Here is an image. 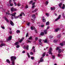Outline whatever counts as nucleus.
Masks as SVG:
<instances>
[{"instance_id":"40","label":"nucleus","mask_w":65,"mask_h":65,"mask_svg":"<svg viewBox=\"0 0 65 65\" xmlns=\"http://www.w3.org/2000/svg\"><path fill=\"white\" fill-rule=\"evenodd\" d=\"M44 32H41V35H44Z\"/></svg>"},{"instance_id":"1","label":"nucleus","mask_w":65,"mask_h":65,"mask_svg":"<svg viewBox=\"0 0 65 65\" xmlns=\"http://www.w3.org/2000/svg\"><path fill=\"white\" fill-rule=\"evenodd\" d=\"M17 58L15 56H12L11 58V60L12 61V65H14V61L16 60Z\"/></svg>"},{"instance_id":"7","label":"nucleus","mask_w":65,"mask_h":65,"mask_svg":"<svg viewBox=\"0 0 65 65\" xmlns=\"http://www.w3.org/2000/svg\"><path fill=\"white\" fill-rule=\"evenodd\" d=\"M53 50L52 49V48H50L49 51L48 52V53H49V54H51V55H52V51Z\"/></svg>"},{"instance_id":"56","label":"nucleus","mask_w":65,"mask_h":65,"mask_svg":"<svg viewBox=\"0 0 65 65\" xmlns=\"http://www.w3.org/2000/svg\"><path fill=\"white\" fill-rule=\"evenodd\" d=\"M14 4L15 6H17V3H14Z\"/></svg>"},{"instance_id":"62","label":"nucleus","mask_w":65,"mask_h":65,"mask_svg":"<svg viewBox=\"0 0 65 65\" xmlns=\"http://www.w3.org/2000/svg\"><path fill=\"white\" fill-rule=\"evenodd\" d=\"M20 17H22V14H20Z\"/></svg>"},{"instance_id":"54","label":"nucleus","mask_w":65,"mask_h":65,"mask_svg":"<svg viewBox=\"0 0 65 65\" xmlns=\"http://www.w3.org/2000/svg\"><path fill=\"white\" fill-rule=\"evenodd\" d=\"M25 52H26V51H24L22 52V53H25Z\"/></svg>"},{"instance_id":"9","label":"nucleus","mask_w":65,"mask_h":65,"mask_svg":"<svg viewBox=\"0 0 65 65\" xmlns=\"http://www.w3.org/2000/svg\"><path fill=\"white\" fill-rule=\"evenodd\" d=\"M11 10L12 11H17V10L15 8H12L11 9Z\"/></svg>"},{"instance_id":"23","label":"nucleus","mask_w":65,"mask_h":65,"mask_svg":"<svg viewBox=\"0 0 65 65\" xmlns=\"http://www.w3.org/2000/svg\"><path fill=\"white\" fill-rule=\"evenodd\" d=\"M38 11V9H36L34 11H32V12H36V11Z\"/></svg>"},{"instance_id":"46","label":"nucleus","mask_w":65,"mask_h":65,"mask_svg":"<svg viewBox=\"0 0 65 65\" xmlns=\"http://www.w3.org/2000/svg\"><path fill=\"white\" fill-rule=\"evenodd\" d=\"M10 5L11 6H12L13 5V4H10Z\"/></svg>"},{"instance_id":"48","label":"nucleus","mask_w":65,"mask_h":65,"mask_svg":"<svg viewBox=\"0 0 65 65\" xmlns=\"http://www.w3.org/2000/svg\"><path fill=\"white\" fill-rule=\"evenodd\" d=\"M1 27L3 29H5V27H3L2 26Z\"/></svg>"},{"instance_id":"17","label":"nucleus","mask_w":65,"mask_h":65,"mask_svg":"<svg viewBox=\"0 0 65 65\" xmlns=\"http://www.w3.org/2000/svg\"><path fill=\"white\" fill-rule=\"evenodd\" d=\"M51 10H55V7H51Z\"/></svg>"},{"instance_id":"8","label":"nucleus","mask_w":65,"mask_h":65,"mask_svg":"<svg viewBox=\"0 0 65 65\" xmlns=\"http://www.w3.org/2000/svg\"><path fill=\"white\" fill-rule=\"evenodd\" d=\"M23 47L24 49H25V48H26L27 50H29V45H28L27 46V47H26V46H24Z\"/></svg>"},{"instance_id":"44","label":"nucleus","mask_w":65,"mask_h":65,"mask_svg":"<svg viewBox=\"0 0 65 65\" xmlns=\"http://www.w3.org/2000/svg\"><path fill=\"white\" fill-rule=\"evenodd\" d=\"M32 2H33V1H31L29 2V4H32Z\"/></svg>"},{"instance_id":"3","label":"nucleus","mask_w":65,"mask_h":65,"mask_svg":"<svg viewBox=\"0 0 65 65\" xmlns=\"http://www.w3.org/2000/svg\"><path fill=\"white\" fill-rule=\"evenodd\" d=\"M0 42L1 43V44L0 45V47H2V46H5V44L3 43V42L2 41H1Z\"/></svg>"},{"instance_id":"16","label":"nucleus","mask_w":65,"mask_h":65,"mask_svg":"<svg viewBox=\"0 0 65 65\" xmlns=\"http://www.w3.org/2000/svg\"><path fill=\"white\" fill-rule=\"evenodd\" d=\"M35 47L34 46H33L31 50H33L34 51V52H35Z\"/></svg>"},{"instance_id":"19","label":"nucleus","mask_w":65,"mask_h":65,"mask_svg":"<svg viewBox=\"0 0 65 65\" xmlns=\"http://www.w3.org/2000/svg\"><path fill=\"white\" fill-rule=\"evenodd\" d=\"M10 24L12 26H14V24L13 22H12L11 21H10Z\"/></svg>"},{"instance_id":"11","label":"nucleus","mask_w":65,"mask_h":65,"mask_svg":"<svg viewBox=\"0 0 65 65\" xmlns=\"http://www.w3.org/2000/svg\"><path fill=\"white\" fill-rule=\"evenodd\" d=\"M11 39H12V36H10L8 38V39L7 40V41H8V40H11Z\"/></svg>"},{"instance_id":"28","label":"nucleus","mask_w":65,"mask_h":65,"mask_svg":"<svg viewBox=\"0 0 65 65\" xmlns=\"http://www.w3.org/2000/svg\"><path fill=\"white\" fill-rule=\"evenodd\" d=\"M65 5H64V4H63V6L62 7V8L63 9H65Z\"/></svg>"},{"instance_id":"36","label":"nucleus","mask_w":65,"mask_h":65,"mask_svg":"<svg viewBox=\"0 0 65 65\" xmlns=\"http://www.w3.org/2000/svg\"><path fill=\"white\" fill-rule=\"evenodd\" d=\"M21 14H23V16H25V13H24L23 12H22L21 13Z\"/></svg>"},{"instance_id":"57","label":"nucleus","mask_w":65,"mask_h":65,"mask_svg":"<svg viewBox=\"0 0 65 65\" xmlns=\"http://www.w3.org/2000/svg\"><path fill=\"white\" fill-rule=\"evenodd\" d=\"M57 41L56 40H54V42H57Z\"/></svg>"},{"instance_id":"6","label":"nucleus","mask_w":65,"mask_h":65,"mask_svg":"<svg viewBox=\"0 0 65 65\" xmlns=\"http://www.w3.org/2000/svg\"><path fill=\"white\" fill-rule=\"evenodd\" d=\"M43 57H41L40 59V60L38 62V64H39L40 62H43L44 60L43 59Z\"/></svg>"},{"instance_id":"52","label":"nucleus","mask_w":65,"mask_h":65,"mask_svg":"<svg viewBox=\"0 0 65 65\" xmlns=\"http://www.w3.org/2000/svg\"><path fill=\"white\" fill-rule=\"evenodd\" d=\"M30 55H33V53L32 52H31L30 53Z\"/></svg>"},{"instance_id":"27","label":"nucleus","mask_w":65,"mask_h":65,"mask_svg":"<svg viewBox=\"0 0 65 65\" xmlns=\"http://www.w3.org/2000/svg\"><path fill=\"white\" fill-rule=\"evenodd\" d=\"M46 15L47 16V17H49V15H50V14L48 13H46Z\"/></svg>"},{"instance_id":"59","label":"nucleus","mask_w":65,"mask_h":65,"mask_svg":"<svg viewBox=\"0 0 65 65\" xmlns=\"http://www.w3.org/2000/svg\"><path fill=\"white\" fill-rule=\"evenodd\" d=\"M19 18V16H17V17H15V19H18Z\"/></svg>"},{"instance_id":"15","label":"nucleus","mask_w":65,"mask_h":65,"mask_svg":"<svg viewBox=\"0 0 65 65\" xmlns=\"http://www.w3.org/2000/svg\"><path fill=\"white\" fill-rule=\"evenodd\" d=\"M62 3H60L58 5V6H59V7L61 8H62Z\"/></svg>"},{"instance_id":"32","label":"nucleus","mask_w":65,"mask_h":65,"mask_svg":"<svg viewBox=\"0 0 65 65\" xmlns=\"http://www.w3.org/2000/svg\"><path fill=\"white\" fill-rule=\"evenodd\" d=\"M6 61L7 63H10V61H9V59H7L6 60Z\"/></svg>"},{"instance_id":"53","label":"nucleus","mask_w":65,"mask_h":65,"mask_svg":"<svg viewBox=\"0 0 65 65\" xmlns=\"http://www.w3.org/2000/svg\"><path fill=\"white\" fill-rule=\"evenodd\" d=\"M28 33H27L26 34V37H28Z\"/></svg>"},{"instance_id":"2","label":"nucleus","mask_w":65,"mask_h":65,"mask_svg":"<svg viewBox=\"0 0 65 65\" xmlns=\"http://www.w3.org/2000/svg\"><path fill=\"white\" fill-rule=\"evenodd\" d=\"M6 14H8V15H12V19H13V18L12 17H14L15 16V14H17V13L15 12L13 14H10L9 13V11H8V12H6Z\"/></svg>"},{"instance_id":"4","label":"nucleus","mask_w":65,"mask_h":65,"mask_svg":"<svg viewBox=\"0 0 65 65\" xmlns=\"http://www.w3.org/2000/svg\"><path fill=\"white\" fill-rule=\"evenodd\" d=\"M60 47H57L56 48V50H58V53H61L62 52V50L60 49Z\"/></svg>"},{"instance_id":"55","label":"nucleus","mask_w":65,"mask_h":65,"mask_svg":"<svg viewBox=\"0 0 65 65\" xmlns=\"http://www.w3.org/2000/svg\"><path fill=\"white\" fill-rule=\"evenodd\" d=\"M31 59H32V60H33V59H34V57H31Z\"/></svg>"},{"instance_id":"22","label":"nucleus","mask_w":65,"mask_h":65,"mask_svg":"<svg viewBox=\"0 0 65 65\" xmlns=\"http://www.w3.org/2000/svg\"><path fill=\"white\" fill-rule=\"evenodd\" d=\"M24 39V38L23 37L21 39V40H20L19 41V42H22L23 40V39Z\"/></svg>"},{"instance_id":"30","label":"nucleus","mask_w":65,"mask_h":65,"mask_svg":"<svg viewBox=\"0 0 65 65\" xmlns=\"http://www.w3.org/2000/svg\"><path fill=\"white\" fill-rule=\"evenodd\" d=\"M61 34H60L57 36V37L58 38H60L61 37Z\"/></svg>"},{"instance_id":"21","label":"nucleus","mask_w":65,"mask_h":65,"mask_svg":"<svg viewBox=\"0 0 65 65\" xmlns=\"http://www.w3.org/2000/svg\"><path fill=\"white\" fill-rule=\"evenodd\" d=\"M31 29L32 30H33L34 29L35 30V31H36V29H35V27H33V26H32L31 27Z\"/></svg>"},{"instance_id":"50","label":"nucleus","mask_w":65,"mask_h":65,"mask_svg":"<svg viewBox=\"0 0 65 65\" xmlns=\"http://www.w3.org/2000/svg\"><path fill=\"white\" fill-rule=\"evenodd\" d=\"M19 47H20V45H17L16 46L17 48H19Z\"/></svg>"},{"instance_id":"45","label":"nucleus","mask_w":65,"mask_h":65,"mask_svg":"<svg viewBox=\"0 0 65 65\" xmlns=\"http://www.w3.org/2000/svg\"><path fill=\"white\" fill-rule=\"evenodd\" d=\"M32 37H30L28 38V39L31 40L32 39Z\"/></svg>"},{"instance_id":"49","label":"nucleus","mask_w":65,"mask_h":65,"mask_svg":"<svg viewBox=\"0 0 65 65\" xmlns=\"http://www.w3.org/2000/svg\"><path fill=\"white\" fill-rule=\"evenodd\" d=\"M25 8L26 9L28 8V6L27 5H26L25 6Z\"/></svg>"},{"instance_id":"63","label":"nucleus","mask_w":65,"mask_h":65,"mask_svg":"<svg viewBox=\"0 0 65 65\" xmlns=\"http://www.w3.org/2000/svg\"><path fill=\"white\" fill-rule=\"evenodd\" d=\"M54 14L55 15H57V14L56 13H55Z\"/></svg>"},{"instance_id":"43","label":"nucleus","mask_w":65,"mask_h":65,"mask_svg":"<svg viewBox=\"0 0 65 65\" xmlns=\"http://www.w3.org/2000/svg\"><path fill=\"white\" fill-rule=\"evenodd\" d=\"M55 58V56L52 55V59H54Z\"/></svg>"},{"instance_id":"10","label":"nucleus","mask_w":65,"mask_h":65,"mask_svg":"<svg viewBox=\"0 0 65 65\" xmlns=\"http://www.w3.org/2000/svg\"><path fill=\"white\" fill-rule=\"evenodd\" d=\"M58 31H60V28H58L54 30V32H57Z\"/></svg>"},{"instance_id":"12","label":"nucleus","mask_w":65,"mask_h":65,"mask_svg":"<svg viewBox=\"0 0 65 65\" xmlns=\"http://www.w3.org/2000/svg\"><path fill=\"white\" fill-rule=\"evenodd\" d=\"M60 45L62 46L63 45H65V42H63L62 43H60Z\"/></svg>"},{"instance_id":"18","label":"nucleus","mask_w":65,"mask_h":65,"mask_svg":"<svg viewBox=\"0 0 65 65\" xmlns=\"http://www.w3.org/2000/svg\"><path fill=\"white\" fill-rule=\"evenodd\" d=\"M34 4H35V2H34L32 4V5L33 6L32 7V8H33L35 7V5H34Z\"/></svg>"},{"instance_id":"38","label":"nucleus","mask_w":65,"mask_h":65,"mask_svg":"<svg viewBox=\"0 0 65 65\" xmlns=\"http://www.w3.org/2000/svg\"><path fill=\"white\" fill-rule=\"evenodd\" d=\"M17 5L18 6H20L21 5V4H20V3H18L17 4Z\"/></svg>"},{"instance_id":"14","label":"nucleus","mask_w":65,"mask_h":65,"mask_svg":"<svg viewBox=\"0 0 65 65\" xmlns=\"http://www.w3.org/2000/svg\"><path fill=\"white\" fill-rule=\"evenodd\" d=\"M61 15H59V16H58V18L57 19H56L55 20V21H57V20H59V19H60V18H61Z\"/></svg>"},{"instance_id":"31","label":"nucleus","mask_w":65,"mask_h":65,"mask_svg":"<svg viewBox=\"0 0 65 65\" xmlns=\"http://www.w3.org/2000/svg\"><path fill=\"white\" fill-rule=\"evenodd\" d=\"M50 24V22L49 21H48L46 23V25H48Z\"/></svg>"},{"instance_id":"29","label":"nucleus","mask_w":65,"mask_h":65,"mask_svg":"<svg viewBox=\"0 0 65 65\" xmlns=\"http://www.w3.org/2000/svg\"><path fill=\"white\" fill-rule=\"evenodd\" d=\"M44 42L45 43H47V39H45L44 40Z\"/></svg>"},{"instance_id":"33","label":"nucleus","mask_w":65,"mask_h":65,"mask_svg":"<svg viewBox=\"0 0 65 65\" xmlns=\"http://www.w3.org/2000/svg\"><path fill=\"white\" fill-rule=\"evenodd\" d=\"M45 52H44L42 55V57H44L45 56Z\"/></svg>"},{"instance_id":"64","label":"nucleus","mask_w":65,"mask_h":65,"mask_svg":"<svg viewBox=\"0 0 65 65\" xmlns=\"http://www.w3.org/2000/svg\"><path fill=\"white\" fill-rule=\"evenodd\" d=\"M54 65H57V64H54Z\"/></svg>"},{"instance_id":"26","label":"nucleus","mask_w":65,"mask_h":65,"mask_svg":"<svg viewBox=\"0 0 65 65\" xmlns=\"http://www.w3.org/2000/svg\"><path fill=\"white\" fill-rule=\"evenodd\" d=\"M19 42H17L15 43V45H18L19 44Z\"/></svg>"},{"instance_id":"39","label":"nucleus","mask_w":65,"mask_h":65,"mask_svg":"<svg viewBox=\"0 0 65 65\" xmlns=\"http://www.w3.org/2000/svg\"><path fill=\"white\" fill-rule=\"evenodd\" d=\"M48 1H46L45 3V4L46 5H47V4H48Z\"/></svg>"},{"instance_id":"13","label":"nucleus","mask_w":65,"mask_h":65,"mask_svg":"<svg viewBox=\"0 0 65 65\" xmlns=\"http://www.w3.org/2000/svg\"><path fill=\"white\" fill-rule=\"evenodd\" d=\"M42 41V40L41 39H40L39 40V43L40 45H41L42 43L41 42Z\"/></svg>"},{"instance_id":"20","label":"nucleus","mask_w":65,"mask_h":65,"mask_svg":"<svg viewBox=\"0 0 65 65\" xmlns=\"http://www.w3.org/2000/svg\"><path fill=\"white\" fill-rule=\"evenodd\" d=\"M4 18L5 19V20H6L7 22L8 23H9V20H8V19H7V18L5 17H4Z\"/></svg>"},{"instance_id":"24","label":"nucleus","mask_w":65,"mask_h":65,"mask_svg":"<svg viewBox=\"0 0 65 65\" xmlns=\"http://www.w3.org/2000/svg\"><path fill=\"white\" fill-rule=\"evenodd\" d=\"M44 17H43L42 18V19H43L42 20H43V22H45V21H46V20L45 19H44Z\"/></svg>"},{"instance_id":"42","label":"nucleus","mask_w":65,"mask_h":65,"mask_svg":"<svg viewBox=\"0 0 65 65\" xmlns=\"http://www.w3.org/2000/svg\"><path fill=\"white\" fill-rule=\"evenodd\" d=\"M27 41L28 43H31V41H29V40H27Z\"/></svg>"},{"instance_id":"61","label":"nucleus","mask_w":65,"mask_h":65,"mask_svg":"<svg viewBox=\"0 0 65 65\" xmlns=\"http://www.w3.org/2000/svg\"><path fill=\"white\" fill-rule=\"evenodd\" d=\"M10 34H11L12 33V31H10Z\"/></svg>"},{"instance_id":"41","label":"nucleus","mask_w":65,"mask_h":65,"mask_svg":"<svg viewBox=\"0 0 65 65\" xmlns=\"http://www.w3.org/2000/svg\"><path fill=\"white\" fill-rule=\"evenodd\" d=\"M30 23L29 22H28L27 23V26H30Z\"/></svg>"},{"instance_id":"37","label":"nucleus","mask_w":65,"mask_h":65,"mask_svg":"<svg viewBox=\"0 0 65 65\" xmlns=\"http://www.w3.org/2000/svg\"><path fill=\"white\" fill-rule=\"evenodd\" d=\"M27 55L28 57V58H30V55H29V54L28 53H27Z\"/></svg>"},{"instance_id":"47","label":"nucleus","mask_w":65,"mask_h":65,"mask_svg":"<svg viewBox=\"0 0 65 65\" xmlns=\"http://www.w3.org/2000/svg\"><path fill=\"white\" fill-rule=\"evenodd\" d=\"M61 54H58V57H60L61 56Z\"/></svg>"},{"instance_id":"5","label":"nucleus","mask_w":65,"mask_h":65,"mask_svg":"<svg viewBox=\"0 0 65 65\" xmlns=\"http://www.w3.org/2000/svg\"><path fill=\"white\" fill-rule=\"evenodd\" d=\"M49 28H50V26H48L47 27L46 29L45 30H44V32L45 34H47V30H48V29Z\"/></svg>"},{"instance_id":"35","label":"nucleus","mask_w":65,"mask_h":65,"mask_svg":"<svg viewBox=\"0 0 65 65\" xmlns=\"http://www.w3.org/2000/svg\"><path fill=\"white\" fill-rule=\"evenodd\" d=\"M32 17L33 18H35V14H32Z\"/></svg>"},{"instance_id":"58","label":"nucleus","mask_w":65,"mask_h":65,"mask_svg":"<svg viewBox=\"0 0 65 65\" xmlns=\"http://www.w3.org/2000/svg\"><path fill=\"white\" fill-rule=\"evenodd\" d=\"M11 1H12V0H9V3H11Z\"/></svg>"},{"instance_id":"34","label":"nucleus","mask_w":65,"mask_h":65,"mask_svg":"<svg viewBox=\"0 0 65 65\" xmlns=\"http://www.w3.org/2000/svg\"><path fill=\"white\" fill-rule=\"evenodd\" d=\"M53 36L52 35H50L49 36V38L50 39H52V38H53Z\"/></svg>"},{"instance_id":"25","label":"nucleus","mask_w":65,"mask_h":65,"mask_svg":"<svg viewBox=\"0 0 65 65\" xmlns=\"http://www.w3.org/2000/svg\"><path fill=\"white\" fill-rule=\"evenodd\" d=\"M20 30H17L16 31V33H20Z\"/></svg>"},{"instance_id":"51","label":"nucleus","mask_w":65,"mask_h":65,"mask_svg":"<svg viewBox=\"0 0 65 65\" xmlns=\"http://www.w3.org/2000/svg\"><path fill=\"white\" fill-rule=\"evenodd\" d=\"M35 40H37V39H38V38L37 37H36L35 38Z\"/></svg>"},{"instance_id":"60","label":"nucleus","mask_w":65,"mask_h":65,"mask_svg":"<svg viewBox=\"0 0 65 65\" xmlns=\"http://www.w3.org/2000/svg\"><path fill=\"white\" fill-rule=\"evenodd\" d=\"M44 26V25H41V27H43V26Z\"/></svg>"}]
</instances>
